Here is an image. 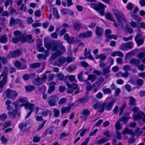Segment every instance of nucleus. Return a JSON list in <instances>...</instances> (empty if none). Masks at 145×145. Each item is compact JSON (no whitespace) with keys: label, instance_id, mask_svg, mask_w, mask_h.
<instances>
[{"label":"nucleus","instance_id":"1","mask_svg":"<svg viewBox=\"0 0 145 145\" xmlns=\"http://www.w3.org/2000/svg\"><path fill=\"white\" fill-rule=\"evenodd\" d=\"M44 46L48 50H51L52 52L55 51L50 58V60L53 61L58 57L65 53L66 48L63 45V42L60 40L54 41L52 43H44Z\"/></svg>","mask_w":145,"mask_h":145},{"label":"nucleus","instance_id":"2","mask_svg":"<svg viewBox=\"0 0 145 145\" xmlns=\"http://www.w3.org/2000/svg\"><path fill=\"white\" fill-rule=\"evenodd\" d=\"M139 108L137 107H134L132 108V110L134 112L133 115L134 120H137L138 119H142L143 124L145 122V114L142 111H138L137 113V112L139 111Z\"/></svg>","mask_w":145,"mask_h":145},{"label":"nucleus","instance_id":"3","mask_svg":"<svg viewBox=\"0 0 145 145\" xmlns=\"http://www.w3.org/2000/svg\"><path fill=\"white\" fill-rule=\"evenodd\" d=\"M114 15L117 20L118 24L122 28H124V25L123 22H125L126 24L127 23V21L125 20L124 17L121 13H120L117 11H116L114 13Z\"/></svg>","mask_w":145,"mask_h":145},{"label":"nucleus","instance_id":"4","mask_svg":"<svg viewBox=\"0 0 145 145\" xmlns=\"http://www.w3.org/2000/svg\"><path fill=\"white\" fill-rule=\"evenodd\" d=\"M66 85L69 88L71 89L67 90L66 91L68 93L70 94L72 93L73 92V91L75 90L76 91L74 92V94H77L79 92L78 90L79 89L78 88L77 84H72V85H71V84L67 83V84Z\"/></svg>","mask_w":145,"mask_h":145},{"label":"nucleus","instance_id":"5","mask_svg":"<svg viewBox=\"0 0 145 145\" xmlns=\"http://www.w3.org/2000/svg\"><path fill=\"white\" fill-rule=\"evenodd\" d=\"M122 134L123 135L128 134L132 135L133 137V138H130L129 139L128 142L129 144H131L135 142V139L133 137L135 136L136 134L134 133L132 129H129L127 128H126L122 132Z\"/></svg>","mask_w":145,"mask_h":145},{"label":"nucleus","instance_id":"6","mask_svg":"<svg viewBox=\"0 0 145 145\" xmlns=\"http://www.w3.org/2000/svg\"><path fill=\"white\" fill-rule=\"evenodd\" d=\"M5 94L8 98H11L14 100L15 97L18 95V93L15 91L8 89L5 91Z\"/></svg>","mask_w":145,"mask_h":145},{"label":"nucleus","instance_id":"7","mask_svg":"<svg viewBox=\"0 0 145 145\" xmlns=\"http://www.w3.org/2000/svg\"><path fill=\"white\" fill-rule=\"evenodd\" d=\"M21 53V52L19 50H17L14 51L10 52L7 56L8 59L10 58H16L19 57Z\"/></svg>","mask_w":145,"mask_h":145},{"label":"nucleus","instance_id":"8","mask_svg":"<svg viewBox=\"0 0 145 145\" xmlns=\"http://www.w3.org/2000/svg\"><path fill=\"white\" fill-rule=\"evenodd\" d=\"M59 98L56 95H52L48 97V104L50 106H54L56 105V103Z\"/></svg>","mask_w":145,"mask_h":145},{"label":"nucleus","instance_id":"9","mask_svg":"<svg viewBox=\"0 0 145 145\" xmlns=\"http://www.w3.org/2000/svg\"><path fill=\"white\" fill-rule=\"evenodd\" d=\"M29 120H27L24 123L22 122L19 125V128L21 129L22 132H25L28 129L27 126L29 123Z\"/></svg>","mask_w":145,"mask_h":145},{"label":"nucleus","instance_id":"10","mask_svg":"<svg viewBox=\"0 0 145 145\" xmlns=\"http://www.w3.org/2000/svg\"><path fill=\"white\" fill-rule=\"evenodd\" d=\"M110 66H109L102 69V75L105 76V78H108L110 77L108 74L110 72Z\"/></svg>","mask_w":145,"mask_h":145},{"label":"nucleus","instance_id":"11","mask_svg":"<svg viewBox=\"0 0 145 145\" xmlns=\"http://www.w3.org/2000/svg\"><path fill=\"white\" fill-rule=\"evenodd\" d=\"M74 29L77 31H79L81 28V24L78 20L73 21L72 22Z\"/></svg>","mask_w":145,"mask_h":145},{"label":"nucleus","instance_id":"12","mask_svg":"<svg viewBox=\"0 0 145 145\" xmlns=\"http://www.w3.org/2000/svg\"><path fill=\"white\" fill-rule=\"evenodd\" d=\"M15 65L18 69L23 70L27 68V66L23 64L22 65L21 62L19 61L15 62Z\"/></svg>","mask_w":145,"mask_h":145},{"label":"nucleus","instance_id":"13","mask_svg":"<svg viewBox=\"0 0 145 145\" xmlns=\"http://www.w3.org/2000/svg\"><path fill=\"white\" fill-rule=\"evenodd\" d=\"M33 82L34 85L36 86H39L42 84L43 80L41 78L38 77L37 78L34 79Z\"/></svg>","mask_w":145,"mask_h":145},{"label":"nucleus","instance_id":"14","mask_svg":"<svg viewBox=\"0 0 145 145\" xmlns=\"http://www.w3.org/2000/svg\"><path fill=\"white\" fill-rule=\"evenodd\" d=\"M35 105L33 103H31L30 102H27L25 105V108L26 109H29L30 111L32 112L34 107Z\"/></svg>","mask_w":145,"mask_h":145},{"label":"nucleus","instance_id":"15","mask_svg":"<svg viewBox=\"0 0 145 145\" xmlns=\"http://www.w3.org/2000/svg\"><path fill=\"white\" fill-rule=\"evenodd\" d=\"M96 28L95 31L96 35L98 37H101L103 34L104 31L103 29L98 26H97Z\"/></svg>","mask_w":145,"mask_h":145},{"label":"nucleus","instance_id":"16","mask_svg":"<svg viewBox=\"0 0 145 145\" xmlns=\"http://www.w3.org/2000/svg\"><path fill=\"white\" fill-rule=\"evenodd\" d=\"M116 100L114 99L112 100L106 105V109L108 111L111 110Z\"/></svg>","mask_w":145,"mask_h":145},{"label":"nucleus","instance_id":"17","mask_svg":"<svg viewBox=\"0 0 145 145\" xmlns=\"http://www.w3.org/2000/svg\"><path fill=\"white\" fill-rule=\"evenodd\" d=\"M90 51L89 50L88 51L87 48H86L85 49V51L84 53V55L86 56L85 58H89L92 60H94V59L93 57L90 54Z\"/></svg>","mask_w":145,"mask_h":145},{"label":"nucleus","instance_id":"18","mask_svg":"<svg viewBox=\"0 0 145 145\" xmlns=\"http://www.w3.org/2000/svg\"><path fill=\"white\" fill-rule=\"evenodd\" d=\"M106 7V6L101 3H99L97 5V6L95 7L94 8L96 10H104V8Z\"/></svg>","mask_w":145,"mask_h":145},{"label":"nucleus","instance_id":"19","mask_svg":"<svg viewBox=\"0 0 145 145\" xmlns=\"http://www.w3.org/2000/svg\"><path fill=\"white\" fill-rule=\"evenodd\" d=\"M21 22V20L19 19H15L13 18L12 17L10 18V24L12 25L13 24H18Z\"/></svg>","mask_w":145,"mask_h":145},{"label":"nucleus","instance_id":"20","mask_svg":"<svg viewBox=\"0 0 145 145\" xmlns=\"http://www.w3.org/2000/svg\"><path fill=\"white\" fill-rule=\"evenodd\" d=\"M61 12L63 15L69 14L72 15L73 14V12L72 10L67 8L62 9L61 10Z\"/></svg>","mask_w":145,"mask_h":145},{"label":"nucleus","instance_id":"21","mask_svg":"<svg viewBox=\"0 0 145 145\" xmlns=\"http://www.w3.org/2000/svg\"><path fill=\"white\" fill-rule=\"evenodd\" d=\"M129 62L131 64L135 65L137 66L140 64V61L138 59L132 58L129 60Z\"/></svg>","mask_w":145,"mask_h":145},{"label":"nucleus","instance_id":"22","mask_svg":"<svg viewBox=\"0 0 145 145\" xmlns=\"http://www.w3.org/2000/svg\"><path fill=\"white\" fill-rule=\"evenodd\" d=\"M8 72V68L7 67H4L3 69L1 76L3 77V78H5V80L7 79V74Z\"/></svg>","mask_w":145,"mask_h":145},{"label":"nucleus","instance_id":"23","mask_svg":"<svg viewBox=\"0 0 145 145\" xmlns=\"http://www.w3.org/2000/svg\"><path fill=\"white\" fill-rule=\"evenodd\" d=\"M18 112L17 110H13L12 112L9 111L8 113L9 116L13 119H15L16 116Z\"/></svg>","mask_w":145,"mask_h":145},{"label":"nucleus","instance_id":"24","mask_svg":"<svg viewBox=\"0 0 145 145\" xmlns=\"http://www.w3.org/2000/svg\"><path fill=\"white\" fill-rule=\"evenodd\" d=\"M48 51H45L44 55L43 54H39L37 56V57L39 59H46V57L48 56Z\"/></svg>","mask_w":145,"mask_h":145},{"label":"nucleus","instance_id":"25","mask_svg":"<svg viewBox=\"0 0 145 145\" xmlns=\"http://www.w3.org/2000/svg\"><path fill=\"white\" fill-rule=\"evenodd\" d=\"M77 101L80 103H85L88 101V97L86 96L79 98L78 100Z\"/></svg>","mask_w":145,"mask_h":145},{"label":"nucleus","instance_id":"26","mask_svg":"<svg viewBox=\"0 0 145 145\" xmlns=\"http://www.w3.org/2000/svg\"><path fill=\"white\" fill-rule=\"evenodd\" d=\"M7 42V38L6 35H2L0 37V42L1 43L5 44Z\"/></svg>","mask_w":145,"mask_h":145},{"label":"nucleus","instance_id":"27","mask_svg":"<svg viewBox=\"0 0 145 145\" xmlns=\"http://www.w3.org/2000/svg\"><path fill=\"white\" fill-rule=\"evenodd\" d=\"M71 109V108L70 107H62L61 109V112L63 114L66 113H69Z\"/></svg>","mask_w":145,"mask_h":145},{"label":"nucleus","instance_id":"28","mask_svg":"<svg viewBox=\"0 0 145 145\" xmlns=\"http://www.w3.org/2000/svg\"><path fill=\"white\" fill-rule=\"evenodd\" d=\"M132 18L137 21V23H139L141 21V19L139 16H137L136 14H131Z\"/></svg>","mask_w":145,"mask_h":145},{"label":"nucleus","instance_id":"29","mask_svg":"<svg viewBox=\"0 0 145 145\" xmlns=\"http://www.w3.org/2000/svg\"><path fill=\"white\" fill-rule=\"evenodd\" d=\"M25 42H26L29 43H31L33 42L34 40L32 39V37L31 35H27L25 36Z\"/></svg>","mask_w":145,"mask_h":145},{"label":"nucleus","instance_id":"30","mask_svg":"<svg viewBox=\"0 0 145 145\" xmlns=\"http://www.w3.org/2000/svg\"><path fill=\"white\" fill-rule=\"evenodd\" d=\"M52 10L53 14L55 18L57 19H59L60 18V16L58 13V11L56 8H53Z\"/></svg>","mask_w":145,"mask_h":145},{"label":"nucleus","instance_id":"31","mask_svg":"<svg viewBox=\"0 0 145 145\" xmlns=\"http://www.w3.org/2000/svg\"><path fill=\"white\" fill-rule=\"evenodd\" d=\"M106 58V56L103 54H101L99 55H97L96 56V58L97 59H100L99 61H104Z\"/></svg>","mask_w":145,"mask_h":145},{"label":"nucleus","instance_id":"32","mask_svg":"<svg viewBox=\"0 0 145 145\" xmlns=\"http://www.w3.org/2000/svg\"><path fill=\"white\" fill-rule=\"evenodd\" d=\"M90 112V111L88 109H85L82 111L81 114L87 117L89 115Z\"/></svg>","mask_w":145,"mask_h":145},{"label":"nucleus","instance_id":"33","mask_svg":"<svg viewBox=\"0 0 145 145\" xmlns=\"http://www.w3.org/2000/svg\"><path fill=\"white\" fill-rule=\"evenodd\" d=\"M35 87L33 85L27 86L25 87V89L26 91L27 92H31L34 90Z\"/></svg>","mask_w":145,"mask_h":145},{"label":"nucleus","instance_id":"34","mask_svg":"<svg viewBox=\"0 0 145 145\" xmlns=\"http://www.w3.org/2000/svg\"><path fill=\"white\" fill-rule=\"evenodd\" d=\"M126 27L125 28V31L127 32H128L130 34L133 33V29L131 27H129L128 24L127 23H126Z\"/></svg>","mask_w":145,"mask_h":145},{"label":"nucleus","instance_id":"35","mask_svg":"<svg viewBox=\"0 0 145 145\" xmlns=\"http://www.w3.org/2000/svg\"><path fill=\"white\" fill-rule=\"evenodd\" d=\"M40 65V63H33L31 64L30 65V67L34 68H37L39 67Z\"/></svg>","mask_w":145,"mask_h":145},{"label":"nucleus","instance_id":"36","mask_svg":"<svg viewBox=\"0 0 145 145\" xmlns=\"http://www.w3.org/2000/svg\"><path fill=\"white\" fill-rule=\"evenodd\" d=\"M53 112L54 113V117H58L59 116L60 114V111L56 108L53 109Z\"/></svg>","mask_w":145,"mask_h":145},{"label":"nucleus","instance_id":"37","mask_svg":"<svg viewBox=\"0 0 145 145\" xmlns=\"http://www.w3.org/2000/svg\"><path fill=\"white\" fill-rule=\"evenodd\" d=\"M106 105V103H103V104H101V106L99 107L100 109L99 110V111L101 112L102 113L103 112L104 110V109L105 108V107Z\"/></svg>","mask_w":145,"mask_h":145},{"label":"nucleus","instance_id":"38","mask_svg":"<svg viewBox=\"0 0 145 145\" xmlns=\"http://www.w3.org/2000/svg\"><path fill=\"white\" fill-rule=\"evenodd\" d=\"M75 40V38L73 37H70L66 40L69 44H72L74 43Z\"/></svg>","mask_w":145,"mask_h":145},{"label":"nucleus","instance_id":"39","mask_svg":"<svg viewBox=\"0 0 145 145\" xmlns=\"http://www.w3.org/2000/svg\"><path fill=\"white\" fill-rule=\"evenodd\" d=\"M105 16L106 18L107 19L111 21H113V16L109 13H108L106 14H105Z\"/></svg>","mask_w":145,"mask_h":145},{"label":"nucleus","instance_id":"40","mask_svg":"<svg viewBox=\"0 0 145 145\" xmlns=\"http://www.w3.org/2000/svg\"><path fill=\"white\" fill-rule=\"evenodd\" d=\"M5 78H2V80L0 81V88H2L3 86L6 83L7 80Z\"/></svg>","mask_w":145,"mask_h":145},{"label":"nucleus","instance_id":"41","mask_svg":"<svg viewBox=\"0 0 145 145\" xmlns=\"http://www.w3.org/2000/svg\"><path fill=\"white\" fill-rule=\"evenodd\" d=\"M96 76L92 74H89L88 76V79L93 82L96 79Z\"/></svg>","mask_w":145,"mask_h":145},{"label":"nucleus","instance_id":"42","mask_svg":"<svg viewBox=\"0 0 145 145\" xmlns=\"http://www.w3.org/2000/svg\"><path fill=\"white\" fill-rule=\"evenodd\" d=\"M42 40L40 39H37V48L38 49L42 46Z\"/></svg>","mask_w":145,"mask_h":145},{"label":"nucleus","instance_id":"43","mask_svg":"<svg viewBox=\"0 0 145 145\" xmlns=\"http://www.w3.org/2000/svg\"><path fill=\"white\" fill-rule=\"evenodd\" d=\"M84 33L85 38H88L91 37L92 35V32L90 31H88Z\"/></svg>","mask_w":145,"mask_h":145},{"label":"nucleus","instance_id":"44","mask_svg":"<svg viewBox=\"0 0 145 145\" xmlns=\"http://www.w3.org/2000/svg\"><path fill=\"white\" fill-rule=\"evenodd\" d=\"M19 40V36H15L14 37H13L12 39V42L15 44L17 43Z\"/></svg>","mask_w":145,"mask_h":145},{"label":"nucleus","instance_id":"45","mask_svg":"<svg viewBox=\"0 0 145 145\" xmlns=\"http://www.w3.org/2000/svg\"><path fill=\"white\" fill-rule=\"evenodd\" d=\"M127 50L133 48V43L131 42H129L126 43Z\"/></svg>","mask_w":145,"mask_h":145},{"label":"nucleus","instance_id":"46","mask_svg":"<svg viewBox=\"0 0 145 145\" xmlns=\"http://www.w3.org/2000/svg\"><path fill=\"white\" fill-rule=\"evenodd\" d=\"M129 120V118L124 116L121 118L119 120L120 121H122L124 123H125Z\"/></svg>","mask_w":145,"mask_h":145},{"label":"nucleus","instance_id":"47","mask_svg":"<svg viewBox=\"0 0 145 145\" xmlns=\"http://www.w3.org/2000/svg\"><path fill=\"white\" fill-rule=\"evenodd\" d=\"M58 60L59 62L62 65L66 61L65 58L63 56L59 58Z\"/></svg>","mask_w":145,"mask_h":145},{"label":"nucleus","instance_id":"48","mask_svg":"<svg viewBox=\"0 0 145 145\" xmlns=\"http://www.w3.org/2000/svg\"><path fill=\"white\" fill-rule=\"evenodd\" d=\"M10 9L9 12L10 14H14L15 15H16L18 14L16 11L13 8L10 7Z\"/></svg>","mask_w":145,"mask_h":145},{"label":"nucleus","instance_id":"49","mask_svg":"<svg viewBox=\"0 0 145 145\" xmlns=\"http://www.w3.org/2000/svg\"><path fill=\"white\" fill-rule=\"evenodd\" d=\"M103 91L105 94H110L111 93V90L110 88H105V87L103 88Z\"/></svg>","mask_w":145,"mask_h":145},{"label":"nucleus","instance_id":"50","mask_svg":"<svg viewBox=\"0 0 145 145\" xmlns=\"http://www.w3.org/2000/svg\"><path fill=\"white\" fill-rule=\"evenodd\" d=\"M135 98L132 97H130V99L129 103L130 105H135Z\"/></svg>","mask_w":145,"mask_h":145},{"label":"nucleus","instance_id":"51","mask_svg":"<svg viewBox=\"0 0 145 145\" xmlns=\"http://www.w3.org/2000/svg\"><path fill=\"white\" fill-rule=\"evenodd\" d=\"M136 83L138 86H141L143 84L144 81L142 79H138L136 81Z\"/></svg>","mask_w":145,"mask_h":145},{"label":"nucleus","instance_id":"52","mask_svg":"<svg viewBox=\"0 0 145 145\" xmlns=\"http://www.w3.org/2000/svg\"><path fill=\"white\" fill-rule=\"evenodd\" d=\"M107 141V138H105L104 137L100 139L97 141V143L98 144L103 143Z\"/></svg>","mask_w":145,"mask_h":145},{"label":"nucleus","instance_id":"53","mask_svg":"<svg viewBox=\"0 0 145 145\" xmlns=\"http://www.w3.org/2000/svg\"><path fill=\"white\" fill-rule=\"evenodd\" d=\"M126 44V43H123L119 47L120 49L122 50H127V49Z\"/></svg>","mask_w":145,"mask_h":145},{"label":"nucleus","instance_id":"54","mask_svg":"<svg viewBox=\"0 0 145 145\" xmlns=\"http://www.w3.org/2000/svg\"><path fill=\"white\" fill-rule=\"evenodd\" d=\"M76 68V66L74 65H72L68 67L67 69H66V70L69 72H71L72 71L74 70Z\"/></svg>","mask_w":145,"mask_h":145},{"label":"nucleus","instance_id":"55","mask_svg":"<svg viewBox=\"0 0 145 145\" xmlns=\"http://www.w3.org/2000/svg\"><path fill=\"white\" fill-rule=\"evenodd\" d=\"M83 71H81L80 73L78 74L77 76V78L80 81H82L83 79Z\"/></svg>","mask_w":145,"mask_h":145},{"label":"nucleus","instance_id":"56","mask_svg":"<svg viewBox=\"0 0 145 145\" xmlns=\"http://www.w3.org/2000/svg\"><path fill=\"white\" fill-rule=\"evenodd\" d=\"M131 68L129 65H125L123 67V69L125 72H127V71H129L131 70Z\"/></svg>","mask_w":145,"mask_h":145},{"label":"nucleus","instance_id":"57","mask_svg":"<svg viewBox=\"0 0 145 145\" xmlns=\"http://www.w3.org/2000/svg\"><path fill=\"white\" fill-rule=\"evenodd\" d=\"M7 118V116L5 113L0 115V120H1L5 121Z\"/></svg>","mask_w":145,"mask_h":145},{"label":"nucleus","instance_id":"58","mask_svg":"<svg viewBox=\"0 0 145 145\" xmlns=\"http://www.w3.org/2000/svg\"><path fill=\"white\" fill-rule=\"evenodd\" d=\"M19 40H20L22 42H25V36L23 35H21L20 36H19Z\"/></svg>","mask_w":145,"mask_h":145},{"label":"nucleus","instance_id":"59","mask_svg":"<svg viewBox=\"0 0 145 145\" xmlns=\"http://www.w3.org/2000/svg\"><path fill=\"white\" fill-rule=\"evenodd\" d=\"M67 100L66 98H63L61 99L58 102V104L59 105H62L65 103L66 101Z\"/></svg>","mask_w":145,"mask_h":145},{"label":"nucleus","instance_id":"60","mask_svg":"<svg viewBox=\"0 0 145 145\" xmlns=\"http://www.w3.org/2000/svg\"><path fill=\"white\" fill-rule=\"evenodd\" d=\"M57 78L60 80H62L64 77L63 74L62 73H59L57 75Z\"/></svg>","mask_w":145,"mask_h":145},{"label":"nucleus","instance_id":"61","mask_svg":"<svg viewBox=\"0 0 145 145\" xmlns=\"http://www.w3.org/2000/svg\"><path fill=\"white\" fill-rule=\"evenodd\" d=\"M135 42L137 43L138 46H139L143 44L144 40L143 39H142L139 40L135 41Z\"/></svg>","mask_w":145,"mask_h":145},{"label":"nucleus","instance_id":"62","mask_svg":"<svg viewBox=\"0 0 145 145\" xmlns=\"http://www.w3.org/2000/svg\"><path fill=\"white\" fill-rule=\"evenodd\" d=\"M115 128L118 130H120L121 129V126L120 123L119 121H117L115 124Z\"/></svg>","mask_w":145,"mask_h":145},{"label":"nucleus","instance_id":"63","mask_svg":"<svg viewBox=\"0 0 145 145\" xmlns=\"http://www.w3.org/2000/svg\"><path fill=\"white\" fill-rule=\"evenodd\" d=\"M111 33V31L109 29H106L105 30V34L106 36V39H108V37L109 36L110 34Z\"/></svg>","mask_w":145,"mask_h":145},{"label":"nucleus","instance_id":"64","mask_svg":"<svg viewBox=\"0 0 145 145\" xmlns=\"http://www.w3.org/2000/svg\"><path fill=\"white\" fill-rule=\"evenodd\" d=\"M102 104V103L101 102H98L94 104L93 106L94 108L95 109H98L99 108L101 105Z\"/></svg>","mask_w":145,"mask_h":145}]
</instances>
